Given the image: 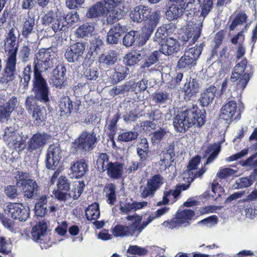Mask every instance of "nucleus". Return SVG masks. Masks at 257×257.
<instances>
[{
	"instance_id": "1",
	"label": "nucleus",
	"mask_w": 257,
	"mask_h": 257,
	"mask_svg": "<svg viewBox=\"0 0 257 257\" xmlns=\"http://www.w3.org/2000/svg\"><path fill=\"white\" fill-rule=\"evenodd\" d=\"M56 48L52 47L41 48L35 55L32 91L35 93L36 98L39 100H49V88L41 73L54 66L56 61Z\"/></svg>"
},
{
	"instance_id": "2",
	"label": "nucleus",
	"mask_w": 257,
	"mask_h": 257,
	"mask_svg": "<svg viewBox=\"0 0 257 257\" xmlns=\"http://www.w3.org/2000/svg\"><path fill=\"white\" fill-rule=\"evenodd\" d=\"M204 109L200 110L196 105L178 111L173 119L174 128L179 132H185L193 125L200 127L205 122Z\"/></svg>"
},
{
	"instance_id": "3",
	"label": "nucleus",
	"mask_w": 257,
	"mask_h": 257,
	"mask_svg": "<svg viewBox=\"0 0 257 257\" xmlns=\"http://www.w3.org/2000/svg\"><path fill=\"white\" fill-rule=\"evenodd\" d=\"M115 7L113 0L101 1L90 7L86 13V17L95 18L103 16Z\"/></svg>"
},
{
	"instance_id": "4",
	"label": "nucleus",
	"mask_w": 257,
	"mask_h": 257,
	"mask_svg": "<svg viewBox=\"0 0 257 257\" xmlns=\"http://www.w3.org/2000/svg\"><path fill=\"white\" fill-rule=\"evenodd\" d=\"M202 48V45H200L186 50L179 60L178 67L180 68H185L194 65L201 53Z\"/></svg>"
},
{
	"instance_id": "5",
	"label": "nucleus",
	"mask_w": 257,
	"mask_h": 257,
	"mask_svg": "<svg viewBox=\"0 0 257 257\" xmlns=\"http://www.w3.org/2000/svg\"><path fill=\"white\" fill-rule=\"evenodd\" d=\"M5 211L14 219L26 221L29 216V209L23 204L9 203L5 208Z\"/></svg>"
},
{
	"instance_id": "6",
	"label": "nucleus",
	"mask_w": 257,
	"mask_h": 257,
	"mask_svg": "<svg viewBox=\"0 0 257 257\" xmlns=\"http://www.w3.org/2000/svg\"><path fill=\"white\" fill-rule=\"evenodd\" d=\"M97 141L96 135L94 132H83L75 140L74 144L78 150L88 152L93 149Z\"/></svg>"
},
{
	"instance_id": "7",
	"label": "nucleus",
	"mask_w": 257,
	"mask_h": 257,
	"mask_svg": "<svg viewBox=\"0 0 257 257\" xmlns=\"http://www.w3.org/2000/svg\"><path fill=\"white\" fill-rule=\"evenodd\" d=\"M165 181V179L159 174L150 177L148 179L146 186L141 191V197L144 198L153 197L156 192L164 184Z\"/></svg>"
},
{
	"instance_id": "8",
	"label": "nucleus",
	"mask_w": 257,
	"mask_h": 257,
	"mask_svg": "<svg viewBox=\"0 0 257 257\" xmlns=\"http://www.w3.org/2000/svg\"><path fill=\"white\" fill-rule=\"evenodd\" d=\"M86 44L85 42H77L70 45L66 50L65 57L69 62L74 63L82 58Z\"/></svg>"
},
{
	"instance_id": "9",
	"label": "nucleus",
	"mask_w": 257,
	"mask_h": 257,
	"mask_svg": "<svg viewBox=\"0 0 257 257\" xmlns=\"http://www.w3.org/2000/svg\"><path fill=\"white\" fill-rule=\"evenodd\" d=\"M126 219L127 221H133L132 224L128 226V231L130 232V235L138 236L143 230L149 224L148 220L144 221L141 224L142 220V216L134 213L132 215L126 216Z\"/></svg>"
},
{
	"instance_id": "10",
	"label": "nucleus",
	"mask_w": 257,
	"mask_h": 257,
	"mask_svg": "<svg viewBox=\"0 0 257 257\" xmlns=\"http://www.w3.org/2000/svg\"><path fill=\"white\" fill-rule=\"evenodd\" d=\"M161 18V14L160 11H155L151 13L144 19V25L143 31L146 34L148 39L156 28Z\"/></svg>"
},
{
	"instance_id": "11",
	"label": "nucleus",
	"mask_w": 257,
	"mask_h": 257,
	"mask_svg": "<svg viewBox=\"0 0 257 257\" xmlns=\"http://www.w3.org/2000/svg\"><path fill=\"white\" fill-rule=\"evenodd\" d=\"M187 189L184 184L177 186L174 190H165L164 191L162 200L157 202V206L173 204L176 201L182 190Z\"/></svg>"
},
{
	"instance_id": "12",
	"label": "nucleus",
	"mask_w": 257,
	"mask_h": 257,
	"mask_svg": "<svg viewBox=\"0 0 257 257\" xmlns=\"http://www.w3.org/2000/svg\"><path fill=\"white\" fill-rule=\"evenodd\" d=\"M61 151L60 148L55 145H51L47 150L46 157V167L48 169H54L60 161Z\"/></svg>"
},
{
	"instance_id": "13",
	"label": "nucleus",
	"mask_w": 257,
	"mask_h": 257,
	"mask_svg": "<svg viewBox=\"0 0 257 257\" xmlns=\"http://www.w3.org/2000/svg\"><path fill=\"white\" fill-rule=\"evenodd\" d=\"M50 138L49 135L45 133H38L34 135L28 142L29 151L41 149Z\"/></svg>"
},
{
	"instance_id": "14",
	"label": "nucleus",
	"mask_w": 257,
	"mask_h": 257,
	"mask_svg": "<svg viewBox=\"0 0 257 257\" xmlns=\"http://www.w3.org/2000/svg\"><path fill=\"white\" fill-rule=\"evenodd\" d=\"M188 172L190 178L193 180L197 177H200L206 172L200 163V158L198 156L194 157L190 162L188 165Z\"/></svg>"
},
{
	"instance_id": "15",
	"label": "nucleus",
	"mask_w": 257,
	"mask_h": 257,
	"mask_svg": "<svg viewBox=\"0 0 257 257\" xmlns=\"http://www.w3.org/2000/svg\"><path fill=\"white\" fill-rule=\"evenodd\" d=\"M181 50V45L178 41L172 37H168L161 44L160 53L165 55H171Z\"/></svg>"
},
{
	"instance_id": "16",
	"label": "nucleus",
	"mask_w": 257,
	"mask_h": 257,
	"mask_svg": "<svg viewBox=\"0 0 257 257\" xmlns=\"http://www.w3.org/2000/svg\"><path fill=\"white\" fill-rule=\"evenodd\" d=\"M17 30L12 28L4 40L6 53H17L18 45L17 42Z\"/></svg>"
},
{
	"instance_id": "17",
	"label": "nucleus",
	"mask_w": 257,
	"mask_h": 257,
	"mask_svg": "<svg viewBox=\"0 0 257 257\" xmlns=\"http://www.w3.org/2000/svg\"><path fill=\"white\" fill-rule=\"evenodd\" d=\"M65 69L62 66H57L52 73L49 83L53 87L60 88L65 82Z\"/></svg>"
},
{
	"instance_id": "18",
	"label": "nucleus",
	"mask_w": 257,
	"mask_h": 257,
	"mask_svg": "<svg viewBox=\"0 0 257 257\" xmlns=\"http://www.w3.org/2000/svg\"><path fill=\"white\" fill-rule=\"evenodd\" d=\"M148 202L146 201L138 202L131 201L123 205L120 204V211L122 214L132 215L131 214L132 212H134L138 210L141 209L147 206Z\"/></svg>"
},
{
	"instance_id": "19",
	"label": "nucleus",
	"mask_w": 257,
	"mask_h": 257,
	"mask_svg": "<svg viewBox=\"0 0 257 257\" xmlns=\"http://www.w3.org/2000/svg\"><path fill=\"white\" fill-rule=\"evenodd\" d=\"M217 92V88L213 85H210L205 89L200 94L199 99L200 105L203 106H207L212 102Z\"/></svg>"
},
{
	"instance_id": "20",
	"label": "nucleus",
	"mask_w": 257,
	"mask_h": 257,
	"mask_svg": "<svg viewBox=\"0 0 257 257\" xmlns=\"http://www.w3.org/2000/svg\"><path fill=\"white\" fill-rule=\"evenodd\" d=\"M200 84L195 79L189 77L186 79L184 86L182 88V91L185 96L190 97L195 95L199 92Z\"/></svg>"
},
{
	"instance_id": "21",
	"label": "nucleus",
	"mask_w": 257,
	"mask_h": 257,
	"mask_svg": "<svg viewBox=\"0 0 257 257\" xmlns=\"http://www.w3.org/2000/svg\"><path fill=\"white\" fill-rule=\"evenodd\" d=\"M124 29L119 24L113 26L107 33L106 42L109 44H117L124 33Z\"/></svg>"
},
{
	"instance_id": "22",
	"label": "nucleus",
	"mask_w": 257,
	"mask_h": 257,
	"mask_svg": "<svg viewBox=\"0 0 257 257\" xmlns=\"http://www.w3.org/2000/svg\"><path fill=\"white\" fill-rule=\"evenodd\" d=\"M176 30V27L172 23L165 24L158 28L154 37V41L161 43L165 38L166 35L168 36Z\"/></svg>"
},
{
	"instance_id": "23",
	"label": "nucleus",
	"mask_w": 257,
	"mask_h": 257,
	"mask_svg": "<svg viewBox=\"0 0 257 257\" xmlns=\"http://www.w3.org/2000/svg\"><path fill=\"white\" fill-rule=\"evenodd\" d=\"M7 60L5 69L7 77H9V80L14 79L16 71V62L17 53H6Z\"/></svg>"
},
{
	"instance_id": "24",
	"label": "nucleus",
	"mask_w": 257,
	"mask_h": 257,
	"mask_svg": "<svg viewBox=\"0 0 257 257\" xmlns=\"http://www.w3.org/2000/svg\"><path fill=\"white\" fill-rule=\"evenodd\" d=\"M23 186V193L25 197L31 199L37 196L39 187L35 180L29 179Z\"/></svg>"
},
{
	"instance_id": "25",
	"label": "nucleus",
	"mask_w": 257,
	"mask_h": 257,
	"mask_svg": "<svg viewBox=\"0 0 257 257\" xmlns=\"http://www.w3.org/2000/svg\"><path fill=\"white\" fill-rule=\"evenodd\" d=\"M184 6L185 4L178 6L173 4L170 6L166 13L167 19L169 21H172L180 18L184 12Z\"/></svg>"
},
{
	"instance_id": "26",
	"label": "nucleus",
	"mask_w": 257,
	"mask_h": 257,
	"mask_svg": "<svg viewBox=\"0 0 257 257\" xmlns=\"http://www.w3.org/2000/svg\"><path fill=\"white\" fill-rule=\"evenodd\" d=\"M237 109V103L235 101H228L221 108V115L224 119L228 120L234 115Z\"/></svg>"
},
{
	"instance_id": "27",
	"label": "nucleus",
	"mask_w": 257,
	"mask_h": 257,
	"mask_svg": "<svg viewBox=\"0 0 257 257\" xmlns=\"http://www.w3.org/2000/svg\"><path fill=\"white\" fill-rule=\"evenodd\" d=\"M106 171H107V175L110 178L117 179L122 176L123 165L118 162H111Z\"/></svg>"
},
{
	"instance_id": "28",
	"label": "nucleus",
	"mask_w": 257,
	"mask_h": 257,
	"mask_svg": "<svg viewBox=\"0 0 257 257\" xmlns=\"http://www.w3.org/2000/svg\"><path fill=\"white\" fill-rule=\"evenodd\" d=\"M59 106L61 116L68 117L71 114L73 110V102L68 97H65L61 99Z\"/></svg>"
},
{
	"instance_id": "29",
	"label": "nucleus",
	"mask_w": 257,
	"mask_h": 257,
	"mask_svg": "<svg viewBox=\"0 0 257 257\" xmlns=\"http://www.w3.org/2000/svg\"><path fill=\"white\" fill-rule=\"evenodd\" d=\"M47 225L45 223H40L34 226L32 229V236L34 241L41 243L43 238L46 234Z\"/></svg>"
},
{
	"instance_id": "30",
	"label": "nucleus",
	"mask_w": 257,
	"mask_h": 257,
	"mask_svg": "<svg viewBox=\"0 0 257 257\" xmlns=\"http://www.w3.org/2000/svg\"><path fill=\"white\" fill-rule=\"evenodd\" d=\"M98 61L101 66L108 67L116 62V54L114 51H110L101 54L99 57Z\"/></svg>"
},
{
	"instance_id": "31",
	"label": "nucleus",
	"mask_w": 257,
	"mask_h": 257,
	"mask_svg": "<svg viewBox=\"0 0 257 257\" xmlns=\"http://www.w3.org/2000/svg\"><path fill=\"white\" fill-rule=\"evenodd\" d=\"M87 169V164L82 161H77L71 167L72 177L79 178L84 176Z\"/></svg>"
},
{
	"instance_id": "32",
	"label": "nucleus",
	"mask_w": 257,
	"mask_h": 257,
	"mask_svg": "<svg viewBox=\"0 0 257 257\" xmlns=\"http://www.w3.org/2000/svg\"><path fill=\"white\" fill-rule=\"evenodd\" d=\"M128 74V69L121 65H116L110 78L113 83H116L125 78Z\"/></svg>"
},
{
	"instance_id": "33",
	"label": "nucleus",
	"mask_w": 257,
	"mask_h": 257,
	"mask_svg": "<svg viewBox=\"0 0 257 257\" xmlns=\"http://www.w3.org/2000/svg\"><path fill=\"white\" fill-rule=\"evenodd\" d=\"M194 214V212L191 209H185L178 212L176 218L180 225L186 226L189 224V221L192 219Z\"/></svg>"
},
{
	"instance_id": "34",
	"label": "nucleus",
	"mask_w": 257,
	"mask_h": 257,
	"mask_svg": "<svg viewBox=\"0 0 257 257\" xmlns=\"http://www.w3.org/2000/svg\"><path fill=\"white\" fill-rule=\"evenodd\" d=\"M73 17V15H71L70 17L69 15H67L66 17H64L60 13L58 14L55 19L53 20V23L51 26L52 28L55 32L62 30L63 29L66 27L69 23L72 24L71 23L74 21V20H72L71 22L67 21L68 17L70 18H72Z\"/></svg>"
},
{
	"instance_id": "35",
	"label": "nucleus",
	"mask_w": 257,
	"mask_h": 257,
	"mask_svg": "<svg viewBox=\"0 0 257 257\" xmlns=\"http://www.w3.org/2000/svg\"><path fill=\"white\" fill-rule=\"evenodd\" d=\"M220 150L221 146L219 143L210 145L205 152L206 155H208V157L205 165H208L213 162L217 157Z\"/></svg>"
},
{
	"instance_id": "36",
	"label": "nucleus",
	"mask_w": 257,
	"mask_h": 257,
	"mask_svg": "<svg viewBox=\"0 0 257 257\" xmlns=\"http://www.w3.org/2000/svg\"><path fill=\"white\" fill-rule=\"evenodd\" d=\"M256 174H252L247 177H243L237 179L233 185L234 189H242L250 186L255 181Z\"/></svg>"
},
{
	"instance_id": "37",
	"label": "nucleus",
	"mask_w": 257,
	"mask_h": 257,
	"mask_svg": "<svg viewBox=\"0 0 257 257\" xmlns=\"http://www.w3.org/2000/svg\"><path fill=\"white\" fill-rule=\"evenodd\" d=\"M148 11V8L144 6L135 7L130 13L131 19L134 22H141L145 19V14Z\"/></svg>"
},
{
	"instance_id": "38",
	"label": "nucleus",
	"mask_w": 257,
	"mask_h": 257,
	"mask_svg": "<svg viewBox=\"0 0 257 257\" xmlns=\"http://www.w3.org/2000/svg\"><path fill=\"white\" fill-rule=\"evenodd\" d=\"M243 31L239 32L237 35L231 39V42L233 44H236L239 41V46L236 52V57L237 59L242 58L245 53V48L241 43H242L244 40L242 34Z\"/></svg>"
},
{
	"instance_id": "39",
	"label": "nucleus",
	"mask_w": 257,
	"mask_h": 257,
	"mask_svg": "<svg viewBox=\"0 0 257 257\" xmlns=\"http://www.w3.org/2000/svg\"><path fill=\"white\" fill-rule=\"evenodd\" d=\"M34 123L40 125L42 122L45 120L46 116V110L44 107L37 106L36 108L31 111Z\"/></svg>"
},
{
	"instance_id": "40",
	"label": "nucleus",
	"mask_w": 257,
	"mask_h": 257,
	"mask_svg": "<svg viewBox=\"0 0 257 257\" xmlns=\"http://www.w3.org/2000/svg\"><path fill=\"white\" fill-rule=\"evenodd\" d=\"M201 34V28L195 27L191 31H186L182 36V40L183 41H189L190 43H195Z\"/></svg>"
},
{
	"instance_id": "41",
	"label": "nucleus",
	"mask_w": 257,
	"mask_h": 257,
	"mask_svg": "<svg viewBox=\"0 0 257 257\" xmlns=\"http://www.w3.org/2000/svg\"><path fill=\"white\" fill-rule=\"evenodd\" d=\"M94 31L93 24H84L80 26L76 31V35L77 37L84 38L92 35Z\"/></svg>"
},
{
	"instance_id": "42",
	"label": "nucleus",
	"mask_w": 257,
	"mask_h": 257,
	"mask_svg": "<svg viewBox=\"0 0 257 257\" xmlns=\"http://www.w3.org/2000/svg\"><path fill=\"white\" fill-rule=\"evenodd\" d=\"M85 216L88 220H95L100 216L99 205L94 203L89 205L85 210Z\"/></svg>"
},
{
	"instance_id": "43",
	"label": "nucleus",
	"mask_w": 257,
	"mask_h": 257,
	"mask_svg": "<svg viewBox=\"0 0 257 257\" xmlns=\"http://www.w3.org/2000/svg\"><path fill=\"white\" fill-rule=\"evenodd\" d=\"M246 65L247 61L245 59L239 62L234 68L231 79L233 81L237 80L243 73Z\"/></svg>"
},
{
	"instance_id": "44",
	"label": "nucleus",
	"mask_w": 257,
	"mask_h": 257,
	"mask_svg": "<svg viewBox=\"0 0 257 257\" xmlns=\"http://www.w3.org/2000/svg\"><path fill=\"white\" fill-rule=\"evenodd\" d=\"M61 190L58 189V190H54L53 191L54 197L60 201H65L69 198H73L74 199H76L79 197L80 192H81V190H80V191L78 190L77 193L76 194L72 193H69L68 194L67 193L62 192Z\"/></svg>"
},
{
	"instance_id": "45",
	"label": "nucleus",
	"mask_w": 257,
	"mask_h": 257,
	"mask_svg": "<svg viewBox=\"0 0 257 257\" xmlns=\"http://www.w3.org/2000/svg\"><path fill=\"white\" fill-rule=\"evenodd\" d=\"M124 59L126 65L132 66L143 59V56L141 52L133 51L126 54Z\"/></svg>"
},
{
	"instance_id": "46",
	"label": "nucleus",
	"mask_w": 257,
	"mask_h": 257,
	"mask_svg": "<svg viewBox=\"0 0 257 257\" xmlns=\"http://www.w3.org/2000/svg\"><path fill=\"white\" fill-rule=\"evenodd\" d=\"M35 26V20L33 17H28L24 23L22 35L25 38L28 37L33 32Z\"/></svg>"
},
{
	"instance_id": "47",
	"label": "nucleus",
	"mask_w": 257,
	"mask_h": 257,
	"mask_svg": "<svg viewBox=\"0 0 257 257\" xmlns=\"http://www.w3.org/2000/svg\"><path fill=\"white\" fill-rule=\"evenodd\" d=\"M111 232L115 237H124L130 235L128 226L121 224L117 225L111 229Z\"/></svg>"
},
{
	"instance_id": "48",
	"label": "nucleus",
	"mask_w": 257,
	"mask_h": 257,
	"mask_svg": "<svg viewBox=\"0 0 257 257\" xmlns=\"http://www.w3.org/2000/svg\"><path fill=\"white\" fill-rule=\"evenodd\" d=\"M111 162H109L108 155L105 153H101L98 156L96 165L97 168L102 171H106L108 166Z\"/></svg>"
},
{
	"instance_id": "49",
	"label": "nucleus",
	"mask_w": 257,
	"mask_h": 257,
	"mask_svg": "<svg viewBox=\"0 0 257 257\" xmlns=\"http://www.w3.org/2000/svg\"><path fill=\"white\" fill-rule=\"evenodd\" d=\"M32 69L30 65H27L23 71V77L20 81V85L24 89L28 88L30 80L31 77Z\"/></svg>"
},
{
	"instance_id": "50",
	"label": "nucleus",
	"mask_w": 257,
	"mask_h": 257,
	"mask_svg": "<svg viewBox=\"0 0 257 257\" xmlns=\"http://www.w3.org/2000/svg\"><path fill=\"white\" fill-rule=\"evenodd\" d=\"M199 4L201 10L200 17L204 19L212 8L213 1L212 0H201Z\"/></svg>"
},
{
	"instance_id": "51",
	"label": "nucleus",
	"mask_w": 257,
	"mask_h": 257,
	"mask_svg": "<svg viewBox=\"0 0 257 257\" xmlns=\"http://www.w3.org/2000/svg\"><path fill=\"white\" fill-rule=\"evenodd\" d=\"M169 99V94L163 91L156 92L153 97L154 102L159 105L166 103Z\"/></svg>"
},
{
	"instance_id": "52",
	"label": "nucleus",
	"mask_w": 257,
	"mask_h": 257,
	"mask_svg": "<svg viewBox=\"0 0 257 257\" xmlns=\"http://www.w3.org/2000/svg\"><path fill=\"white\" fill-rule=\"evenodd\" d=\"M131 88L130 83L127 82L123 85H118L113 87L110 90V94L111 95L123 94L129 91Z\"/></svg>"
},
{
	"instance_id": "53",
	"label": "nucleus",
	"mask_w": 257,
	"mask_h": 257,
	"mask_svg": "<svg viewBox=\"0 0 257 257\" xmlns=\"http://www.w3.org/2000/svg\"><path fill=\"white\" fill-rule=\"evenodd\" d=\"M148 252V247H143L136 245H130L127 252L134 255L139 256L145 255Z\"/></svg>"
},
{
	"instance_id": "54",
	"label": "nucleus",
	"mask_w": 257,
	"mask_h": 257,
	"mask_svg": "<svg viewBox=\"0 0 257 257\" xmlns=\"http://www.w3.org/2000/svg\"><path fill=\"white\" fill-rule=\"evenodd\" d=\"M159 54V52L155 51L152 54L149 55L142 64L141 67L143 68H149L152 65L157 63L158 61Z\"/></svg>"
},
{
	"instance_id": "55",
	"label": "nucleus",
	"mask_w": 257,
	"mask_h": 257,
	"mask_svg": "<svg viewBox=\"0 0 257 257\" xmlns=\"http://www.w3.org/2000/svg\"><path fill=\"white\" fill-rule=\"evenodd\" d=\"M116 187L113 184H109L106 187V196L109 204H113L116 201Z\"/></svg>"
},
{
	"instance_id": "56",
	"label": "nucleus",
	"mask_w": 257,
	"mask_h": 257,
	"mask_svg": "<svg viewBox=\"0 0 257 257\" xmlns=\"http://www.w3.org/2000/svg\"><path fill=\"white\" fill-rule=\"evenodd\" d=\"M138 134L137 133L133 131H129L122 133L118 136V140L125 142H128L135 140L137 138Z\"/></svg>"
},
{
	"instance_id": "57",
	"label": "nucleus",
	"mask_w": 257,
	"mask_h": 257,
	"mask_svg": "<svg viewBox=\"0 0 257 257\" xmlns=\"http://www.w3.org/2000/svg\"><path fill=\"white\" fill-rule=\"evenodd\" d=\"M11 248L12 244L10 240L0 236V252L8 254L11 252Z\"/></svg>"
},
{
	"instance_id": "58",
	"label": "nucleus",
	"mask_w": 257,
	"mask_h": 257,
	"mask_svg": "<svg viewBox=\"0 0 257 257\" xmlns=\"http://www.w3.org/2000/svg\"><path fill=\"white\" fill-rule=\"evenodd\" d=\"M147 116L149 119L152 120L158 124L161 123L163 119L162 112L159 109L152 110L147 114Z\"/></svg>"
},
{
	"instance_id": "59",
	"label": "nucleus",
	"mask_w": 257,
	"mask_h": 257,
	"mask_svg": "<svg viewBox=\"0 0 257 257\" xmlns=\"http://www.w3.org/2000/svg\"><path fill=\"white\" fill-rule=\"evenodd\" d=\"M237 172L236 169L229 168H220L217 173V176L221 179H224L228 176L235 175Z\"/></svg>"
},
{
	"instance_id": "60",
	"label": "nucleus",
	"mask_w": 257,
	"mask_h": 257,
	"mask_svg": "<svg viewBox=\"0 0 257 257\" xmlns=\"http://www.w3.org/2000/svg\"><path fill=\"white\" fill-rule=\"evenodd\" d=\"M169 210V207H164L161 209H158L153 213H151L148 217L147 220L149 223L153 220L161 217L162 216L166 214Z\"/></svg>"
},
{
	"instance_id": "61",
	"label": "nucleus",
	"mask_w": 257,
	"mask_h": 257,
	"mask_svg": "<svg viewBox=\"0 0 257 257\" xmlns=\"http://www.w3.org/2000/svg\"><path fill=\"white\" fill-rule=\"evenodd\" d=\"M58 14L56 12V10H51L47 13L42 18V22L43 24L50 25L51 26L53 23V20L55 19Z\"/></svg>"
},
{
	"instance_id": "62",
	"label": "nucleus",
	"mask_w": 257,
	"mask_h": 257,
	"mask_svg": "<svg viewBox=\"0 0 257 257\" xmlns=\"http://www.w3.org/2000/svg\"><path fill=\"white\" fill-rule=\"evenodd\" d=\"M247 16L244 13L238 14L230 26V30H233L237 25H241L245 22Z\"/></svg>"
},
{
	"instance_id": "63",
	"label": "nucleus",
	"mask_w": 257,
	"mask_h": 257,
	"mask_svg": "<svg viewBox=\"0 0 257 257\" xmlns=\"http://www.w3.org/2000/svg\"><path fill=\"white\" fill-rule=\"evenodd\" d=\"M136 32L131 31L125 34L123 38V44L126 47H130L132 46L135 41Z\"/></svg>"
},
{
	"instance_id": "64",
	"label": "nucleus",
	"mask_w": 257,
	"mask_h": 257,
	"mask_svg": "<svg viewBox=\"0 0 257 257\" xmlns=\"http://www.w3.org/2000/svg\"><path fill=\"white\" fill-rule=\"evenodd\" d=\"M165 130L160 128L151 134V139L153 143H159L166 134Z\"/></svg>"
}]
</instances>
